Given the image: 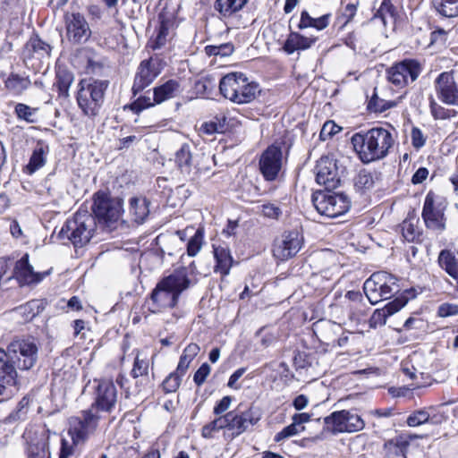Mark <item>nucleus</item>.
Returning <instances> with one entry per match:
<instances>
[{
  "label": "nucleus",
  "mask_w": 458,
  "mask_h": 458,
  "mask_svg": "<svg viewBox=\"0 0 458 458\" xmlns=\"http://www.w3.org/2000/svg\"><path fill=\"white\" fill-rule=\"evenodd\" d=\"M39 344L32 336L15 338L6 347L0 348V395L13 394L17 384V369L29 370L38 358Z\"/></svg>",
  "instance_id": "obj_1"
},
{
  "label": "nucleus",
  "mask_w": 458,
  "mask_h": 458,
  "mask_svg": "<svg viewBox=\"0 0 458 458\" xmlns=\"http://www.w3.org/2000/svg\"><path fill=\"white\" fill-rule=\"evenodd\" d=\"M191 281L184 267L175 269L171 275L162 278L153 289L148 301V310L152 313L172 309L178 303L182 292L189 289Z\"/></svg>",
  "instance_id": "obj_2"
},
{
  "label": "nucleus",
  "mask_w": 458,
  "mask_h": 458,
  "mask_svg": "<svg viewBox=\"0 0 458 458\" xmlns=\"http://www.w3.org/2000/svg\"><path fill=\"white\" fill-rule=\"evenodd\" d=\"M351 141L359 158L364 164L385 158L394 142L392 133L381 127L357 132L352 135Z\"/></svg>",
  "instance_id": "obj_3"
},
{
  "label": "nucleus",
  "mask_w": 458,
  "mask_h": 458,
  "mask_svg": "<svg viewBox=\"0 0 458 458\" xmlns=\"http://www.w3.org/2000/svg\"><path fill=\"white\" fill-rule=\"evenodd\" d=\"M434 89L437 98L428 97L429 112L434 120H450L458 115L454 109L443 106H458V83L454 72H443L434 81Z\"/></svg>",
  "instance_id": "obj_4"
},
{
  "label": "nucleus",
  "mask_w": 458,
  "mask_h": 458,
  "mask_svg": "<svg viewBox=\"0 0 458 458\" xmlns=\"http://www.w3.org/2000/svg\"><path fill=\"white\" fill-rule=\"evenodd\" d=\"M97 230V221L87 210L77 211L66 220L57 233L60 240H68L75 248H81L89 242Z\"/></svg>",
  "instance_id": "obj_5"
},
{
  "label": "nucleus",
  "mask_w": 458,
  "mask_h": 458,
  "mask_svg": "<svg viewBox=\"0 0 458 458\" xmlns=\"http://www.w3.org/2000/svg\"><path fill=\"white\" fill-rule=\"evenodd\" d=\"M219 90L225 98L237 104L251 102L259 92L258 84L237 72L225 75L220 81Z\"/></svg>",
  "instance_id": "obj_6"
},
{
  "label": "nucleus",
  "mask_w": 458,
  "mask_h": 458,
  "mask_svg": "<svg viewBox=\"0 0 458 458\" xmlns=\"http://www.w3.org/2000/svg\"><path fill=\"white\" fill-rule=\"evenodd\" d=\"M78 87L76 99L79 107L85 115L95 117L98 114L104 102L108 81L84 79L79 82Z\"/></svg>",
  "instance_id": "obj_7"
},
{
  "label": "nucleus",
  "mask_w": 458,
  "mask_h": 458,
  "mask_svg": "<svg viewBox=\"0 0 458 458\" xmlns=\"http://www.w3.org/2000/svg\"><path fill=\"white\" fill-rule=\"evenodd\" d=\"M363 291L369 302L377 304L400 291L398 278L386 271L375 272L365 281Z\"/></svg>",
  "instance_id": "obj_8"
},
{
  "label": "nucleus",
  "mask_w": 458,
  "mask_h": 458,
  "mask_svg": "<svg viewBox=\"0 0 458 458\" xmlns=\"http://www.w3.org/2000/svg\"><path fill=\"white\" fill-rule=\"evenodd\" d=\"M92 210L96 220L98 219L99 224L103 225L108 231H113L121 221L122 200L117 198H111L103 191H98L94 195Z\"/></svg>",
  "instance_id": "obj_9"
},
{
  "label": "nucleus",
  "mask_w": 458,
  "mask_h": 458,
  "mask_svg": "<svg viewBox=\"0 0 458 458\" xmlns=\"http://www.w3.org/2000/svg\"><path fill=\"white\" fill-rule=\"evenodd\" d=\"M447 202L432 191L425 197L421 217L425 226L437 233H442L446 228L445 210Z\"/></svg>",
  "instance_id": "obj_10"
},
{
  "label": "nucleus",
  "mask_w": 458,
  "mask_h": 458,
  "mask_svg": "<svg viewBox=\"0 0 458 458\" xmlns=\"http://www.w3.org/2000/svg\"><path fill=\"white\" fill-rule=\"evenodd\" d=\"M312 203L317 211L328 217H337L345 214L351 208V201L344 193L316 191L312 194Z\"/></svg>",
  "instance_id": "obj_11"
},
{
  "label": "nucleus",
  "mask_w": 458,
  "mask_h": 458,
  "mask_svg": "<svg viewBox=\"0 0 458 458\" xmlns=\"http://www.w3.org/2000/svg\"><path fill=\"white\" fill-rule=\"evenodd\" d=\"M325 427L334 434L342 432H357L364 428L363 420L352 411H334L324 418Z\"/></svg>",
  "instance_id": "obj_12"
},
{
  "label": "nucleus",
  "mask_w": 458,
  "mask_h": 458,
  "mask_svg": "<svg viewBox=\"0 0 458 458\" xmlns=\"http://www.w3.org/2000/svg\"><path fill=\"white\" fill-rule=\"evenodd\" d=\"M261 419L258 408L250 406L244 411L234 410L225 414L226 429L232 432L233 437L246 432L250 427L256 425Z\"/></svg>",
  "instance_id": "obj_13"
},
{
  "label": "nucleus",
  "mask_w": 458,
  "mask_h": 458,
  "mask_svg": "<svg viewBox=\"0 0 458 458\" xmlns=\"http://www.w3.org/2000/svg\"><path fill=\"white\" fill-rule=\"evenodd\" d=\"M64 19L69 42L84 44L90 38L92 32L84 14L80 12H67Z\"/></svg>",
  "instance_id": "obj_14"
},
{
  "label": "nucleus",
  "mask_w": 458,
  "mask_h": 458,
  "mask_svg": "<svg viewBox=\"0 0 458 458\" xmlns=\"http://www.w3.org/2000/svg\"><path fill=\"white\" fill-rule=\"evenodd\" d=\"M421 72L420 64L414 59H405L387 71L388 81L397 87L415 81Z\"/></svg>",
  "instance_id": "obj_15"
},
{
  "label": "nucleus",
  "mask_w": 458,
  "mask_h": 458,
  "mask_svg": "<svg viewBox=\"0 0 458 458\" xmlns=\"http://www.w3.org/2000/svg\"><path fill=\"white\" fill-rule=\"evenodd\" d=\"M303 237L296 231L284 232L277 237L273 244V255L281 261L294 257L301 249Z\"/></svg>",
  "instance_id": "obj_16"
},
{
  "label": "nucleus",
  "mask_w": 458,
  "mask_h": 458,
  "mask_svg": "<svg viewBox=\"0 0 458 458\" xmlns=\"http://www.w3.org/2000/svg\"><path fill=\"white\" fill-rule=\"evenodd\" d=\"M200 155L191 150L189 144H182L175 152L174 162L181 174L189 181L197 179Z\"/></svg>",
  "instance_id": "obj_17"
},
{
  "label": "nucleus",
  "mask_w": 458,
  "mask_h": 458,
  "mask_svg": "<svg viewBox=\"0 0 458 458\" xmlns=\"http://www.w3.org/2000/svg\"><path fill=\"white\" fill-rule=\"evenodd\" d=\"M98 414L96 411L89 408L82 411L81 418H77L73 420V424H72L69 429V434L74 445L83 443L93 433L100 419Z\"/></svg>",
  "instance_id": "obj_18"
},
{
  "label": "nucleus",
  "mask_w": 458,
  "mask_h": 458,
  "mask_svg": "<svg viewBox=\"0 0 458 458\" xmlns=\"http://www.w3.org/2000/svg\"><path fill=\"white\" fill-rule=\"evenodd\" d=\"M117 402V390L111 380H100L95 390V401L90 408L98 413H110Z\"/></svg>",
  "instance_id": "obj_19"
},
{
  "label": "nucleus",
  "mask_w": 458,
  "mask_h": 458,
  "mask_svg": "<svg viewBox=\"0 0 458 458\" xmlns=\"http://www.w3.org/2000/svg\"><path fill=\"white\" fill-rule=\"evenodd\" d=\"M50 273L51 270L41 273L35 272L33 267L29 262V254L26 253L16 261L12 275L4 280L10 281L12 278H15L21 286L31 285L40 283Z\"/></svg>",
  "instance_id": "obj_20"
},
{
  "label": "nucleus",
  "mask_w": 458,
  "mask_h": 458,
  "mask_svg": "<svg viewBox=\"0 0 458 458\" xmlns=\"http://www.w3.org/2000/svg\"><path fill=\"white\" fill-rule=\"evenodd\" d=\"M316 181L318 184L324 185L326 190L331 191L340 184V174L336 160L330 157H322L315 167Z\"/></svg>",
  "instance_id": "obj_21"
},
{
  "label": "nucleus",
  "mask_w": 458,
  "mask_h": 458,
  "mask_svg": "<svg viewBox=\"0 0 458 458\" xmlns=\"http://www.w3.org/2000/svg\"><path fill=\"white\" fill-rule=\"evenodd\" d=\"M283 165L282 148L276 145L269 146L259 158V170L267 181H274Z\"/></svg>",
  "instance_id": "obj_22"
},
{
  "label": "nucleus",
  "mask_w": 458,
  "mask_h": 458,
  "mask_svg": "<svg viewBox=\"0 0 458 458\" xmlns=\"http://www.w3.org/2000/svg\"><path fill=\"white\" fill-rule=\"evenodd\" d=\"M162 67L157 59L149 58L148 60L142 61L136 72L132 92L134 95L143 90L150 85L154 80L161 73Z\"/></svg>",
  "instance_id": "obj_23"
},
{
  "label": "nucleus",
  "mask_w": 458,
  "mask_h": 458,
  "mask_svg": "<svg viewBox=\"0 0 458 458\" xmlns=\"http://www.w3.org/2000/svg\"><path fill=\"white\" fill-rule=\"evenodd\" d=\"M408 302V297L405 294L397 296L394 301L388 302L384 308L377 309L369 318L370 327L376 328L386 324V318L399 311Z\"/></svg>",
  "instance_id": "obj_24"
},
{
  "label": "nucleus",
  "mask_w": 458,
  "mask_h": 458,
  "mask_svg": "<svg viewBox=\"0 0 458 458\" xmlns=\"http://www.w3.org/2000/svg\"><path fill=\"white\" fill-rule=\"evenodd\" d=\"M313 331L320 342L335 346L336 336L343 333V328L330 320H319L313 325Z\"/></svg>",
  "instance_id": "obj_25"
},
{
  "label": "nucleus",
  "mask_w": 458,
  "mask_h": 458,
  "mask_svg": "<svg viewBox=\"0 0 458 458\" xmlns=\"http://www.w3.org/2000/svg\"><path fill=\"white\" fill-rule=\"evenodd\" d=\"M159 26L157 35L149 42V47L156 50L164 47L174 37V21L159 16Z\"/></svg>",
  "instance_id": "obj_26"
},
{
  "label": "nucleus",
  "mask_w": 458,
  "mask_h": 458,
  "mask_svg": "<svg viewBox=\"0 0 458 458\" xmlns=\"http://www.w3.org/2000/svg\"><path fill=\"white\" fill-rule=\"evenodd\" d=\"M214 258L216 259V265L214 271L219 273L222 276H227L233 266V257L231 255L230 249L227 246L223 245H212Z\"/></svg>",
  "instance_id": "obj_27"
},
{
  "label": "nucleus",
  "mask_w": 458,
  "mask_h": 458,
  "mask_svg": "<svg viewBox=\"0 0 458 458\" xmlns=\"http://www.w3.org/2000/svg\"><path fill=\"white\" fill-rule=\"evenodd\" d=\"M153 91L154 101L161 104L179 96L182 92V88L177 80H168L162 85L155 87Z\"/></svg>",
  "instance_id": "obj_28"
},
{
  "label": "nucleus",
  "mask_w": 458,
  "mask_h": 458,
  "mask_svg": "<svg viewBox=\"0 0 458 458\" xmlns=\"http://www.w3.org/2000/svg\"><path fill=\"white\" fill-rule=\"evenodd\" d=\"M439 267L458 284V258L449 249L442 250L437 258Z\"/></svg>",
  "instance_id": "obj_29"
},
{
  "label": "nucleus",
  "mask_w": 458,
  "mask_h": 458,
  "mask_svg": "<svg viewBox=\"0 0 458 458\" xmlns=\"http://www.w3.org/2000/svg\"><path fill=\"white\" fill-rule=\"evenodd\" d=\"M317 40V38L304 37L297 32H291L284 44V50L291 55L298 50L310 48Z\"/></svg>",
  "instance_id": "obj_30"
},
{
  "label": "nucleus",
  "mask_w": 458,
  "mask_h": 458,
  "mask_svg": "<svg viewBox=\"0 0 458 458\" xmlns=\"http://www.w3.org/2000/svg\"><path fill=\"white\" fill-rule=\"evenodd\" d=\"M48 146L42 142H38L34 148L32 155L30 158L28 165L25 166V173L32 174L41 167H43L47 161V155L48 153Z\"/></svg>",
  "instance_id": "obj_31"
},
{
  "label": "nucleus",
  "mask_w": 458,
  "mask_h": 458,
  "mask_svg": "<svg viewBox=\"0 0 458 458\" xmlns=\"http://www.w3.org/2000/svg\"><path fill=\"white\" fill-rule=\"evenodd\" d=\"M149 201L142 196L132 197L130 199V213L137 224H142L149 214Z\"/></svg>",
  "instance_id": "obj_32"
},
{
  "label": "nucleus",
  "mask_w": 458,
  "mask_h": 458,
  "mask_svg": "<svg viewBox=\"0 0 458 458\" xmlns=\"http://www.w3.org/2000/svg\"><path fill=\"white\" fill-rule=\"evenodd\" d=\"M331 13H327L320 17L314 18L310 16L306 10H304L301 13V19L298 24V28L301 30L307 28H314L317 30H322L329 25Z\"/></svg>",
  "instance_id": "obj_33"
},
{
  "label": "nucleus",
  "mask_w": 458,
  "mask_h": 458,
  "mask_svg": "<svg viewBox=\"0 0 458 458\" xmlns=\"http://www.w3.org/2000/svg\"><path fill=\"white\" fill-rule=\"evenodd\" d=\"M74 81V75L72 72L64 67H58L56 71L55 82L59 96L67 98L69 89Z\"/></svg>",
  "instance_id": "obj_34"
},
{
  "label": "nucleus",
  "mask_w": 458,
  "mask_h": 458,
  "mask_svg": "<svg viewBox=\"0 0 458 458\" xmlns=\"http://www.w3.org/2000/svg\"><path fill=\"white\" fill-rule=\"evenodd\" d=\"M31 84L29 76L21 75L15 72H11L4 81L5 88L14 93L21 94Z\"/></svg>",
  "instance_id": "obj_35"
},
{
  "label": "nucleus",
  "mask_w": 458,
  "mask_h": 458,
  "mask_svg": "<svg viewBox=\"0 0 458 458\" xmlns=\"http://www.w3.org/2000/svg\"><path fill=\"white\" fill-rule=\"evenodd\" d=\"M248 0H216L215 9L224 17H230L242 10Z\"/></svg>",
  "instance_id": "obj_36"
},
{
  "label": "nucleus",
  "mask_w": 458,
  "mask_h": 458,
  "mask_svg": "<svg viewBox=\"0 0 458 458\" xmlns=\"http://www.w3.org/2000/svg\"><path fill=\"white\" fill-rule=\"evenodd\" d=\"M227 129L226 116L225 114H219L209 121L202 123L200 131L202 133L207 135H212L214 133H223Z\"/></svg>",
  "instance_id": "obj_37"
},
{
  "label": "nucleus",
  "mask_w": 458,
  "mask_h": 458,
  "mask_svg": "<svg viewBox=\"0 0 458 458\" xmlns=\"http://www.w3.org/2000/svg\"><path fill=\"white\" fill-rule=\"evenodd\" d=\"M135 386L133 388H131L128 386L129 379L123 376L119 375L116 378V382L118 385H120L121 388L124 390L125 397L129 398L131 396H137V395H144L147 393V386L149 383H140V378L135 379Z\"/></svg>",
  "instance_id": "obj_38"
},
{
  "label": "nucleus",
  "mask_w": 458,
  "mask_h": 458,
  "mask_svg": "<svg viewBox=\"0 0 458 458\" xmlns=\"http://www.w3.org/2000/svg\"><path fill=\"white\" fill-rule=\"evenodd\" d=\"M28 51L38 55V58L49 57L52 47L43 41L38 35L32 36L26 44Z\"/></svg>",
  "instance_id": "obj_39"
},
{
  "label": "nucleus",
  "mask_w": 458,
  "mask_h": 458,
  "mask_svg": "<svg viewBox=\"0 0 458 458\" xmlns=\"http://www.w3.org/2000/svg\"><path fill=\"white\" fill-rule=\"evenodd\" d=\"M43 310L42 303L38 300H31L23 305L17 307L14 310L22 317L24 321H30L38 315Z\"/></svg>",
  "instance_id": "obj_40"
},
{
  "label": "nucleus",
  "mask_w": 458,
  "mask_h": 458,
  "mask_svg": "<svg viewBox=\"0 0 458 458\" xmlns=\"http://www.w3.org/2000/svg\"><path fill=\"white\" fill-rule=\"evenodd\" d=\"M414 438H416V436L410 435L408 437H405L404 436L400 435L395 438L386 442L384 446L389 452H393L397 455H405V453L407 452L408 446L410 445V440Z\"/></svg>",
  "instance_id": "obj_41"
},
{
  "label": "nucleus",
  "mask_w": 458,
  "mask_h": 458,
  "mask_svg": "<svg viewBox=\"0 0 458 458\" xmlns=\"http://www.w3.org/2000/svg\"><path fill=\"white\" fill-rule=\"evenodd\" d=\"M432 4L445 17L458 16V0H432Z\"/></svg>",
  "instance_id": "obj_42"
},
{
  "label": "nucleus",
  "mask_w": 458,
  "mask_h": 458,
  "mask_svg": "<svg viewBox=\"0 0 458 458\" xmlns=\"http://www.w3.org/2000/svg\"><path fill=\"white\" fill-rule=\"evenodd\" d=\"M148 368V360L147 359L140 358V355L137 354L131 375L134 379L140 377V383H143V381H145V383H149Z\"/></svg>",
  "instance_id": "obj_43"
},
{
  "label": "nucleus",
  "mask_w": 458,
  "mask_h": 458,
  "mask_svg": "<svg viewBox=\"0 0 458 458\" xmlns=\"http://www.w3.org/2000/svg\"><path fill=\"white\" fill-rule=\"evenodd\" d=\"M38 109L31 107L23 103H17L14 106V114L19 120L25 121L28 123L37 122V114Z\"/></svg>",
  "instance_id": "obj_44"
},
{
  "label": "nucleus",
  "mask_w": 458,
  "mask_h": 458,
  "mask_svg": "<svg viewBox=\"0 0 458 458\" xmlns=\"http://www.w3.org/2000/svg\"><path fill=\"white\" fill-rule=\"evenodd\" d=\"M204 228L199 227L194 235L190 238L187 243V255L195 257L201 250L204 244Z\"/></svg>",
  "instance_id": "obj_45"
},
{
  "label": "nucleus",
  "mask_w": 458,
  "mask_h": 458,
  "mask_svg": "<svg viewBox=\"0 0 458 458\" xmlns=\"http://www.w3.org/2000/svg\"><path fill=\"white\" fill-rule=\"evenodd\" d=\"M394 16V7L391 0H383L379 8L373 15V19H380L382 23L386 26L388 18L393 19Z\"/></svg>",
  "instance_id": "obj_46"
},
{
  "label": "nucleus",
  "mask_w": 458,
  "mask_h": 458,
  "mask_svg": "<svg viewBox=\"0 0 458 458\" xmlns=\"http://www.w3.org/2000/svg\"><path fill=\"white\" fill-rule=\"evenodd\" d=\"M226 429L225 415L219 416L202 428L201 435L205 438H212L214 433L221 429Z\"/></svg>",
  "instance_id": "obj_47"
},
{
  "label": "nucleus",
  "mask_w": 458,
  "mask_h": 458,
  "mask_svg": "<svg viewBox=\"0 0 458 458\" xmlns=\"http://www.w3.org/2000/svg\"><path fill=\"white\" fill-rule=\"evenodd\" d=\"M182 376L176 370L170 373L162 382L163 391L165 394L176 392L181 385Z\"/></svg>",
  "instance_id": "obj_48"
},
{
  "label": "nucleus",
  "mask_w": 458,
  "mask_h": 458,
  "mask_svg": "<svg viewBox=\"0 0 458 458\" xmlns=\"http://www.w3.org/2000/svg\"><path fill=\"white\" fill-rule=\"evenodd\" d=\"M354 185L358 190H369L374 185V179L371 172L365 169L360 170L354 180Z\"/></svg>",
  "instance_id": "obj_49"
},
{
  "label": "nucleus",
  "mask_w": 458,
  "mask_h": 458,
  "mask_svg": "<svg viewBox=\"0 0 458 458\" xmlns=\"http://www.w3.org/2000/svg\"><path fill=\"white\" fill-rule=\"evenodd\" d=\"M28 458H50V453L46 443L30 445L28 450Z\"/></svg>",
  "instance_id": "obj_50"
},
{
  "label": "nucleus",
  "mask_w": 458,
  "mask_h": 458,
  "mask_svg": "<svg viewBox=\"0 0 458 458\" xmlns=\"http://www.w3.org/2000/svg\"><path fill=\"white\" fill-rule=\"evenodd\" d=\"M430 416L425 410H420L412 412L407 418V424L410 427H417L429 421Z\"/></svg>",
  "instance_id": "obj_51"
},
{
  "label": "nucleus",
  "mask_w": 458,
  "mask_h": 458,
  "mask_svg": "<svg viewBox=\"0 0 458 458\" xmlns=\"http://www.w3.org/2000/svg\"><path fill=\"white\" fill-rule=\"evenodd\" d=\"M358 5L359 2L357 1L356 3H349L343 8L341 14L337 18L344 21L343 27L352 21L357 13Z\"/></svg>",
  "instance_id": "obj_52"
},
{
  "label": "nucleus",
  "mask_w": 458,
  "mask_h": 458,
  "mask_svg": "<svg viewBox=\"0 0 458 458\" xmlns=\"http://www.w3.org/2000/svg\"><path fill=\"white\" fill-rule=\"evenodd\" d=\"M389 107H391V105L384 99L379 98L376 92L373 93L368 104V108L376 113L384 112Z\"/></svg>",
  "instance_id": "obj_53"
},
{
  "label": "nucleus",
  "mask_w": 458,
  "mask_h": 458,
  "mask_svg": "<svg viewBox=\"0 0 458 458\" xmlns=\"http://www.w3.org/2000/svg\"><path fill=\"white\" fill-rule=\"evenodd\" d=\"M29 399L23 397L17 404L16 409L10 413V419L16 420L25 417L29 411Z\"/></svg>",
  "instance_id": "obj_54"
},
{
  "label": "nucleus",
  "mask_w": 458,
  "mask_h": 458,
  "mask_svg": "<svg viewBox=\"0 0 458 458\" xmlns=\"http://www.w3.org/2000/svg\"><path fill=\"white\" fill-rule=\"evenodd\" d=\"M156 104L157 103L154 101V98H151L150 97L143 96L140 97L131 104V109L135 113H139L145 108L155 106Z\"/></svg>",
  "instance_id": "obj_55"
},
{
  "label": "nucleus",
  "mask_w": 458,
  "mask_h": 458,
  "mask_svg": "<svg viewBox=\"0 0 458 458\" xmlns=\"http://www.w3.org/2000/svg\"><path fill=\"white\" fill-rule=\"evenodd\" d=\"M210 366L208 363H203L198 370L195 372L193 376V381L198 386H200L206 381L208 376L210 373Z\"/></svg>",
  "instance_id": "obj_56"
},
{
  "label": "nucleus",
  "mask_w": 458,
  "mask_h": 458,
  "mask_svg": "<svg viewBox=\"0 0 458 458\" xmlns=\"http://www.w3.org/2000/svg\"><path fill=\"white\" fill-rule=\"evenodd\" d=\"M411 144L414 148L420 149L426 143V138L420 129L413 127L411 131Z\"/></svg>",
  "instance_id": "obj_57"
},
{
  "label": "nucleus",
  "mask_w": 458,
  "mask_h": 458,
  "mask_svg": "<svg viewBox=\"0 0 458 458\" xmlns=\"http://www.w3.org/2000/svg\"><path fill=\"white\" fill-rule=\"evenodd\" d=\"M298 435V432L296 430L295 422L293 420V422L288 425L287 427L284 428L280 432L276 433L275 436V441L280 442L285 438L293 437Z\"/></svg>",
  "instance_id": "obj_58"
},
{
  "label": "nucleus",
  "mask_w": 458,
  "mask_h": 458,
  "mask_svg": "<svg viewBox=\"0 0 458 458\" xmlns=\"http://www.w3.org/2000/svg\"><path fill=\"white\" fill-rule=\"evenodd\" d=\"M458 314V305L453 303H443L438 307L437 315L442 318L454 316Z\"/></svg>",
  "instance_id": "obj_59"
},
{
  "label": "nucleus",
  "mask_w": 458,
  "mask_h": 458,
  "mask_svg": "<svg viewBox=\"0 0 458 458\" xmlns=\"http://www.w3.org/2000/svg\"><path fill=\"white\" fill-rule=\"evenodd\" d=\"M402 231L404 239L408 242H413L418 235L414 225L407 221L403 223Z\"/></svg>",
  "instance_id": "obj_60"
},
{
  "label": "nucleus",
  "mask_w": 458,
  "mask_h": 458,
  "mask_svg": "<svg viewBox=\"0 0 458 458\" xmlns=\"http://www.w3.org/2000/svg\"><path fill=\"white\" fill-rule=\"evenodd\" d=\"M261 212L265 216L273 219L278 218L281 215V209L275 204L271 203L264 204L262 206Z\"/></svg>",
  "instance_id": "obj_61"
},
{
  "label": "nucleus",
  "mask_w": 458,
  "mask_h": 458,
  "mask_svg": "<svg viewBox=\"0 0 458 458\" xmlns=\"http://www.w3.org/2000/svg\"><path fill=\"white\" fill-rule=\"evenodd\" d=\"M232 403V397L231 396H225L223 397L214 407V413L216 415H221L225 411H226Z\"/></svg>",
  "instance_id": "obj_62"
},
{
  "label": "nucleus",
  "mask_w": 458,
  "mask_h": 458,
  "mask_svg": "<svg viewBox=\"0 0 458 458\" xmlns=\"http://www.w3.org/2000/svg\"><path fill=\"white\" fill-rule=\"evenodd\" d=\"M192 360L191 358H189V356L182 352L175 370L181 373V375H184Z\"/></svg>",
  "instance_id": "obj_63"
},
{
  "label": "nucleus",
  "mask_w": 458,
  "mask_h": 458,
  "mask_svg": "<svg viewBox=\"0 0 458 458\" xmlns=\"http://www.w3.org/2000/svg\"><path fill=\"white\" fill-rule=\"evenodd\" d=\"M74 454V448L65 439L62 440L59 458H71Z\"/></svg>",
  "instance_id": "obj_64"
}]
</instances>
